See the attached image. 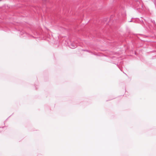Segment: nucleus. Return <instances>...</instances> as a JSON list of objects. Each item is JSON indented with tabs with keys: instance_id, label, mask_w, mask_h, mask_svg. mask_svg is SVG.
Segmentation results:
<instances>
[{
	"instance_id": "obj_1",
	"label": "nucleus",
	"mask_w": 156,
	"mask_h": 156,
	"mask_svg": "<svg viewBox=\"0 0 156 156\" xmlns=\"http://www.w3.org/2000/svg\"><path fill=\"white\" fill-rule=\"evenodd\" d=\"M2 1V0H0V1Z\"/></svg>"
}]
</instances>
